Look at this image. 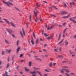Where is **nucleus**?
I'll list each match as a JSON object with an SVG mask.
<instances>
[{
    "label": "nucleus",
    "mask_w": 76,
    "mask_h": 76,
    "mask_svg": "<svg viewBox=\"0 0 76 76\" xmlns=\"http://www.w3.org/2000/svg\"><path fill=\"white\" fill-rule=\"evenodd\" d=\"M30 73L31 74H36V73H37V72H36V71L35 70L33 71V72L30 71Z\"/></svg>",
    "instance_id": "nucleus-7"
},
{
    "label": "nucleus",
    "mask_w": 76,
    "mask_h": 76,
    "mask_svg": "<svg viewBox=\"0 0 76 76\" xmlns=\"http://www.w3.org/2000/svg\"><path fill=\"white\" fill-rule=\"evenodd\" d=\"M63 4L64 7H67V5L66 3H64Z\"/></svg>",
    "instance_id": "nucleus-23"
},
{
    "label": "nucleus",
    "mask_w": 76,
    "mask_h": 76,
    "mask_svg": "<svg viewBox=\"0 0 76 76\" xmlns=\"http://www.w3.org/2000/svg\"><path fill=\"white\" fill-rule=\"evenodd\" d=\"M73 38H76V35L74 36L73 37Z\"/></svg>",
    "instance_id": "nucleus-54"
},
{
    "label": "nucleus",
    "mask_w": 76,
    "mask_h": 76,
    "mask_svg": "<svg viewBox=\"0 0 76 76\" xmlns=\"http://www.w3.org/2000/svg\"><path fill=\"white\" fill-rule=\"evenodd\" d=\"M58 57L60 58H63V56H62L61 55H58Z\"/></svg>",
    "instance_id": "nucleus-14"
},
{
    "label": "nucleus",
    "mask_w": 76,
    "mask_h": 76,
    "mask_svg": "<svg viewBox=\"0 0 76 76\" xmlns=\"http://www.w3.org/2000/svg\"><path fill=\"white\" fill-rule=\"evenodd\" d=\"M75 19H76V17H73L72 18V20H75Z\"/></svg>",
    "instance_id": "nucleus-45"
},
{
    "label": "nucleus",
    "mask_w": 76,
    "mask_h": 76,
    "mask_svg": "<svg viewBox=\"0 0 76 76\" xmlns=\"http://www.w3.org/2000/svg\"><path fill=\"white\" fill-rule=\"evenodd\" d=\"M38 20V19H34V20H35V21L36 22H37V20Z\"/></svg>",
    "instance_id": "nucleus-52"
},
{
    "label": "nucleus",
    "mask_w": 76,
    "mask_h": 76,
    "mask_svg": "<svg viewBox=\"0 0 76 76\" xmlns=\"http://www.w3.org/2000/svg\"><path fill=\"white\" fill-rule=\"evenodd\" d=\"M11 1H8V2H5L4 1H3V3H4V4H7V5L8 6H9V5H12V6H13V4H12Z\"/></svg>",
    "instance_id": "nucleus-2"
},
{
    "label": "nucleus",
    "mask_w": 76,
    "mask_h": 76,
    "mask_svg": "<svg viewBox=\"0 0 76 76\" xmlns=\"http://www.w3.org/2000/svg\"><path fill=\"white\" fill-rule=\"evenodd\" d=\"M48 76V75L47 74H45L43 75V76Z\"/></svg>",
    "instance_id": "nucleus-47"
},
{
    "label": "nucleus",
    "mask_w": 76,
    "mask_h": 76,
    "mask_svg": "<svg viewBox=\"0 0 76 76\" xmlns=\"http://www.w3.org/2000/svg\"><path fill=\"white\" fill-rule=\"evenodd\" d=\"M51 16H53V17H56V16L54 15H51Z\"/></svg>",
    "instance_id": "nucleus-49"
},
{
    "label": "nucleus",
    "mask_w": 76,
    "mask_h": 76,
    "mask_svg": "<svg viewBox=\"0 0 76 76\" xmlns=\"http://www.w3.org/2000/svg\"><path fill=\"white\" fill-rule=\"evenodd\" d=\"M69 29L68 28H66L64 30V31H63V34H65V32H66V30H67V29Z\"/></svg>",
    "instance_id": "nucleus-18"
},
{
    "label": "nucleus",
    "mask_w": 76,
    "mask_h": 76,
    "mask_svg": "<svg viewBox=\"0 0 76 76\" xmlns=\"http://www.w3.org/2000/svg\"><path fill=\"white\" fill-rule=\"evenodd\" d=\"M53 64V66H55L56 65V63H54Z\"/></svg>",
    "instance_id": "nucleus-56"
},
{
    "label": "nucleus",
    "mask_w": 76,
    "mask_h": 76,
    "mask_svg": "<svg viewBox=\"0 0 76 76\" xmlns=\"http://www.w3.org/2000/svg\"><path fill=\"white\" fill-rule=\"evenodd\" d=\"M64 70L65 71L66 73H70V72L69 69H62L61 70V72L62 73H64Z\"/></svg>",
    "instance_id": "nucleus-3"
},
{
    "label": "nucleus",
    "mask_w": 76,
    "mask_h": 76,
    "mask_svg": "<svg viewBox=\"0 0 76 76\" xmlns=\"http://www.w3.org/2000/svg\"><path fill=\"white\" fill-rule=\"evenodd\" d=\"M10 58L9 57H8V59H7V61H9V59H10Z\"/></svg>",
    "instance_id": "nucleus-61"
},
{
    "label": "nucleus",
    "mask_w": 76,
    "mask_h": 76,
    "mask_svg": "<svg viewBox=\"0 0 76 76\" xmlns=\"http://www.w3.org/2000/svg\"><path fill=\"white\" fill-rule=\"evenodd\" d=\"M69 74L71 75H75V73L73 72H70Z\"/></svg>",
    "instance_id": "nucleus-32"
},
{
    "label": "nucleus",
    "mask_w": 76,
    "mask_h": 76,
    "mask_svg": "<svg viewBox=\"0 0 76 76\" xmlns=\"http://www.w3.org/2000/svg\"><path fill=\"white\" fill-rule=\"evenodd\" d=\"M33 68L34 69H35V70H38V69H39V68H36L35 67H33Z\"/></svg>",
    "instance_id": "nucleus-30"
},
{
    "label": "nucleus",
    "mask_w": 76,
    "mask_h": 76,
    "mask_svg": "<svg viewBox=\"0 0 76 76\" xmlns=\"http://www.w3.org/2000/svg\"><path fill=\"white\" fill-rule=\"evenodd\" d=\"M60 13L62 15H65L66 14H68L69 13L68 12H66L65 11H62L60 12Z\"/></svg>",
    "instance_id": "nucleus-4"
},
{
    "label": "nucleus",
    "mask_w": 76,
    "mask_h": 76,
    "mask_svg": "<svg viewBox=\"0 0 76 76\" xmlns=\"http://www.w3.org/2000/svg\"><path fill=\"white\" fill-rule=\"evenodd\" d=\"M19 65H18L16 67V69H17V70H18V69H19Z\"/></svg>",
    "instance_id": "nucleus-50"
},
{
    "label": "nucleus",
    "mask_w": 76,
    "mask_h": 76,
    "mask_svg": "<svg viewBox=\"0 0 76 76\" xmlns=\"http://www.w3.org/2000/svg\"><path fill=\"white\" fill-rule=\"evenodd\" d=\"M69 54L70 55H72L73 54V52H72V50H70L69 51Z\"/></svg>",
    "instance_id": "nucleus-15"
},
{
    "label": "nucleus",
    "mask_w": 76,
    "mask_h": 76,
    "mask_svg": "<svg viewBox=\"0 0 76 76\" xmlns=\"http://www.w3.org/2000/svg\"><path fill=\"white\" fill-rule=\"evenodd\" d=\"M25 70L26 72H29V69H27V68L26 67H25Z\"/></svg>",
    "instance_id": "nucleus-24"
},
{
    "label": "nucleus",
    "mask_w": 76,
    "mask_h": 76,
    "mask_svg": "<svg viewBox=\"0 0 76 76\" xmlns=\"http://www.w3.org/2000/svg\"><path fill=\"white\" fill-rule=\"evenodd\" d=\"M65 75L66 76H70V75L67 72L65 73Z\"/></svg>",
    "instance_id": "nucleus-27"
},
{
    "label": "nucleus",
    "mask_w": 76,
    "mask_h": 76,
    "mask_svg": "<svg viewBox=\"0 0 76 76\" xmlns=\"http://www.w3.org/2000/svg\"><path fill=\"white\" fill-rule=\"evenodd\" d=\"M71 15V14L69 13L67 16H63L62 18H63V19H67V18H68L70 17V16Z\"/></svg>",
    "instance_id": "nucleus-5"
},
{
    "label": "nucleus",
    "mask_w": 76,
    "mask_h": 76,
    "mask_svg": "<svg viewBox=\"0 0 76 76\" xmlns=\"http://www.w3.org/2000/svg\"><path fill=\"white\" fill-rule=\"evenodd\" d=\"M53 37V35L51 36L50 37H47V39L48 40H50V39H51Z\"/></svg>",
    "instance_id": "nucleus-9"
},
{
    "label": "nucleus",
    "mask_w": 76,
    "mask_h": 76,
    "mask_svg": "<svg viewBox=\"0 0 76 76\" xmlns=\"http://www.w3.org/2000/svg\"><path fill=\"white\" fill-rule=\"evenodd\" d=\"M36 5L37 7H40V5H39L38 4V3H36Z\"/></svg>",
    "instance_id": "nucleus-34"
},
{
    "label": "nucleus",
    "mask_w": 76,
    "mask_h": 76,
    "mask_svg": "<svg viewBox=\"0 0 76 76\" xmlns=\"http://www.w3.org/2000/svg\"><path fill=\"white\" fill-rule=\"evenodd\" d=\"M61 33H60V34H59V37H61Z\"/></svg>",
    "instance_id": "nucleus-62"
},
{
    "label": "nucleus",
    "mask_w": 76,
    "mask_h": 76,
    "mask_svg": "<svg viewBox=\"0 0 76 76\" xmlns=\"http://www.w3.org/2000/svg\"><path fill=\"white\" fill-rule=\"evenodd\" d=\"M4 53H5L4 51H2V53H1L2 55H4Z\"/></svg>",
    "instance_id": "nucleus-36"
},
{
    "label": "nucleus",
    "mask_w": 76,
    "mask_h": 76,
    "mask_svg": "<svg viewBox=\"0 0 76 76\" xmlns=\"http://www.w3.org/2000/svg\"><path fill=\"white\" fill-rule=\"evenodd\" d=\"M46 46H47V44H45V45H44V47H46Z\"/></svg>",
    "instance_id": "nucleus-60"
},
{
    "label": "nucleus",
    "mask_w": 76,
    "mask_h": 76,
    "mask_svg": "<svg viewBox=\"0 0 76 76\" xmlns=\"http://www.w3.org/2000/svg\"><path fill=\"white\" fill-rule=\"evenodd\" d=\"M0 22H1V23H4V22L3 21H0Z\"/></svg>",
    "instance_id": "nucleus-63"
},
{
    "label": "nucleus",
    "mask_w": 76,
    "mask_h": 76,
    "mask_svg": "<svg viewBox=\"0 0 76 76\" xmlns=\"http://www.w3.org/2000/svg\"><path fill=\"white\" fill-rule=\"evenodd\" d=\"M59 50L60 51H61V48H60L59 49Z\"/></svg>",
    "instance_id": "nucleus-57"
},
{
    "label": "nucleus",
    "mask_w": 76,
    "mask_h": 76,
    "mask_svg": "<svg viewBox=\"0 0 76 76\" xmlns=\"http://www.w3.org/2000/svg\"><path fill=\"white\" fill-rule=\"evenodd\" d=\"M37 73H38V74H39V75H40V76H43V75H42V74H41V72H39L38 71H37Z\"/></svg>",
    "instance_id": "nucleus-10"
},
{
    "label": "nucleus",
    "mask_w": 76,
    "mask_h": 76,
    "mask_svg": "<svg viewBox=\"0 0 76 76\" xmlns=\"http://www.w3.org/2000/svg\"><path fill=\"white\" fill-rule=\"evenodd\" d=\"M31 42L32 45H34V39H33V38H31Z\"/></svg>",
    "instance_id": "nucleus-13"
},
{
    "label": "nucleus",
    "mask_w": 76,
    "mask_h": 76,
    "mask_svg": "<svg viewBox=\"0 0 76 76\" xmlns=\"http://www.w3.org/2000/svg\"><path fill=\"white\" fill-rule=\"evenodd\" d=\"M17 45H19V40H18L17 42Z\"/></svg>",
    "instance_id": "nucleus-43"
},
{
    "label": "nucleus",
    "mask_w": 76,
    "mask_h": 76,
    "mask_svg": "<svg viewBox=\"0 0 76 76\" xmlns=\"http://www.w3.org/2000/svg\"><path fill=\"white\" fill-rule=\"evenodd\" d=\"M6 74H3V76H9L8 75H7V73H7V72H5Z\"/></svg>",
    "instance_id": "nucleus-16"
},
{
    "label": "nucleus",
    "mask_w": 76,
    "mask_h": 76,
    "mask_svg": "<svg viewBox=\"0 0 76 76\" xmlns=\"http://www.w3.org/2000/svg\"><path fill=\"white\" fill-rule=\"evenodd\" d=\"M53 65V63L52 62L50 63L49 64V67H51Z\"/></svg>",
    "instance_id": "nucleus-28"
},
{
    "label": "nucleus",
    "mask_w": 76,
    "mask_h": 76,
    "mask_svg": "<svg viewBox=\"0 0 76 76\" xmlns=\"http://www.w3.org/2000/svg\"><path fill=\"white\" fill-rule=\"evenodd\" d=\"M3 19L5 21L6 23H7V24L8 25H10V24L11 23V25H12L13 27H14V28H15L16 27L15 25H14V24L12 23V22H11L10 23V22L8 20H7L4 18H3Z\"/></svg>",
    "instance_id": "nucleus-1"
},
{
    "label": "nucleus",
    "mask_w": 76,
    "mask_h": 76,
    "mask_svg": "<svg viewBox=\"0 0 76 76\" xmlns=\"http://www.w3.org/2000/svg\"><path fill=\"white\" fill-rule=\"evenodd\" d=\"M34 15H35L36 19H37V13L35 11H34Z\"/></svg>",
    "instance_id": "nucleus-22"
},
{
    "label": "nucleus",
    "mask_w": 76,
    "mask_h": 76,
    "mask_svg": "<svg viewBox=\"0 0 76 76\" xmlns=\"http://www.w3.org/2000/svg\"><path fill=\"white\" fill-rule=\"evenodd\" d=\"M65 45L66 46L68 45L69 44V42L67 41V40H66L65 41Z\"/></svg>",
    "instance_id": "nucleus-12"
},
{
    "label": "nucleus",
    "mask_w": 76,
    "mask_h": 76,
    "mask_svg": "<svg viewBox=\"0 0 76 76\" xmlns=\"http://www.w3.org/2000/svg\"><path fill=\"white\" fill-rule=\"evenodd\" d=\"M7 31L10 33V34H12V31L10 29H7Z\"/></svg>",
    "instance_id": "nucleus-6"
},
{
    "label": "nucleus",
    "mask_w": 76,
    "mask_h": 76,
    "mask_svg": "<svg viewBox=\"0 0 76 76\" xmlns=\"http://www.w3.org/2000/svg\"><path fill=\"white\" fill-rule=\"evenodd\" d=\"M36 60H39V61H42L41 60V59H40V58H36Z\"/></svg>",
    "instance_id": "nucleus-35"
},
{
    "label": "nucleus",
    "mask_w": 76,
    "mask_h": 76,
    "mask_svg": "<svg viewBox=\"0 0 76 76\" xmlns=\"http://www.w3.org/2000/svg\"><path fill=\"white\" fill-rule=\"evenodd\" d=\"M50 29V27L49 26L47 27V30H49Z\"/></svg>",
    "instance_id": "nucleus-59"
},
{
    "label": "nucleus",
    "mask_w": 76,
    "mask_h": 76,
    "mask_svg": "<svg viewBox=\"0 0 76 76\" xmlns=\"http://www.w3.org/2000/svg\"><path fill=\"white\" fill-rule=\"evenodd\" d=\"M20 47L19 46H18V48L17 49V53H19V50H20Z\"/></svg>",
    "instance_id": "nucleus-11"
},
{
    "label": "nucleus",
    "mask_w": 76,
    "mask_h": 76,
    "mask_svg": "<svg viewBox=\"0 0 76 76\" xmlns=\"http://www.w3.org/2000/svg\"><path fill=\"white\" fill-rule=\"evenodd\" d=\"M32 76H36V75L35 74H33Z\"/></svg>",
    "instance_id": "nucleus-58"
},
{
    "label": "nucleus",
    "mask_w": 76,
    "mask_h": 76,
    "mask_svg": "<svg viewBox=\"0 0 76 76\" xmlns=\"http://www.w3.org/2000/svg\"><path fill=\"white\" fill-rule=\"evenodd\" d=\"M23 29V34L24 35H25V30H24V29H23V28H22Z\"/></svg>",
    "instance_id": "nucleus-26"
},
{
    "label": "nucleus",
    "mask_w": 76,
    "mask_h": 76,
    "mask_svg": "<svg viewBox=\"0 0 76 76\" xmlns=\"http://www.w3.org/2000/svg\"><path fill=\"white\" fill-rule=\"evenodd\" d=\"M33 35L34 37V38H35V34H34V33H33Z\"/></svg>",
    "instance_id": "nucleus-53"
},
{
    "label": "nucleus",
    "mask_w": 76,
    "mask_h": 76,
    "mask_svg": "<svg viewBox=\"0 0 76 76\" xmlns=\"http://www.w3.org/2000/svg\"><path fill=\"white\" fill-rule=\"evenodd\" d=\"M12 36L14 38H16V37H15V35L14 34H12Z\"/></svg>",
    "instance_id": "nucleus-51"
},
{
    "label": "nucleus",
    "mask_w": 76,
    "mask_h": 76,
    "mask_svg": "<svg viewBox=\"0 0 76 76\" xmlns=\"http://www.w3.org/2000/svg\"><path fill=\"white\" fill-rule=\"evenodd\" d=\"M63 68L64 69H67L68 68V66H63Z\"/></svg>",
    "instance_id": "nucleus-25"
},
{
    "label": "nucleus",
    "mask_w": 76,
    "mask_h": 76,
    "mask_svg": "<svg viewBox=\"0 0 76 76\" xmlns=\"http://www.w3.org/2000/svg\"><path fill=\"white\" fill-rule=\"evenodd\" d=\"M39 39H37L36 41V44H38V43L39 42Z\"/></svg>",
    "instance_id": "nucleus-21"
},
{
    "label": "nucleus",
    "mask_w": 76,
    "mask_h": 76,
    "mask_svg": "<svg viewBox=\"0 0 76 76\" xmlns=\"http://www.w3.org/2000/svg\"><path fill=\"white\" fill-rule=\"evenodd\" d=\"M11 51H12L11 49H10L9 50L7 49L6 50V52L8 53H9V54H10V52H11Z\"/></svg>",
    "instance_id": "nucleus-8"
},
{
    "label": "nucleus",
    "mask_w": 76,
    "mask_h": 76,
    "mask_svg": "<svg viewBox=\"0 0 76 76\" xmlns=\"http://www.w3.org/2000/svg\"><path fill=\"white\" fill-rule=\"evenodd\" d=\"M58 48H57V49H55V51L56 52H58V51L57 50H58Z\"/></svg>",
    "instance_id": "nucleus-29"
},
{
    "label": "nucleus",
    "mask_w": 76,
    "mask_h": 76,
    "mask_svg": "<svg viewBox=\"0 0 76 76\" xmlns=\"http://www.w3.org/2000/svg\"><path fill=\"white\" fill-rule=\"evenodd\" d=\"M65 35H64V34H63V36H62V37H65Z\"/></svg>",
    "instance_id": "nucleus-55"
},
{
    "label": "nucleus",
    "mask_w": 76,
    "mask_h": 76,
    "mask_svg": "<svg viewBox=\"0 0 76 76\" xmlns=\"http://www.w3.org/2000/svg\"><path fill=\"white\" fill-rule=\"evenodd\" d=\"M32 64V62L31 61H30L28 63V66L29 67H31V64Z\"/></svg>",
    "instance_id": "nucleus-20"
},
{
    "label": "nucleus",
    "mask_w": 76,
    "mask_h": 76,
    "mask_svg": "<svg viewBox=\"0 0 76 76\" xmlns=\"http://www.w3.org/2000/svg\"><path fill=\"white\" fill-rule=\"evenodd\" d=\"M12 64H13V63H14V60H13V58H12Z\"/></svg>",
    "instance_id": "nucleus-37"
},
{
    "label": "nucleus",
    "mask_w": 76,
    "mask_h": 76,
    "mask_svg": "<svg viewBox=\"0 0 76 76\" xmlns=\"http://www.w3.org/2000/svg\"><path fill=\"white\" fill-rule=\"evenodd\" d=\"M31 15H30V18H29L30 21V22H31Z\"/></svg>",
    "instance_id": "nucleus-39"
},
{
    "label": "nucleus",
    "mask_w": 76,
    "mask_h": 76,
    "mask_svg": "<svg viewBox=\"0 0 76 76\" xmlns=\"http://www.w3.org/2000/svg\"><path fill=\"white\" fill-rule=\"evenodd\" d=\"M74 4H75V3H74V2H72V3L71 2H70V6H71V7H72V5H73V6H74Z\"/></svg>",
    "instance_id": "nucleus-19"
},
{
    "label": "nucleus",
    "mask_w": 76,
    "mask_h": 76,
    "mask_svg": "<svg viewBox=\"0 0 76 76\" xmlns=\"http://www.w3.org/2000/svg\"><path fill=\"white\" fill-rule=\"evenodd\" d=\"M9 67V63H8L7 64V68H8Z\"/></svg>",
    "instance_id": "nucleus-42"
},
{
    "label": "nucleus",
    "mask_w": 76,
    "mask_h": 76,
    "mask_svg": "<svg viewBox=\"0 0 76 76\" xmlns=\"http://www.w3.org/2000/svg\"><path fill=\"white\" fill-rule=\"evenodd\" d=\"M15 9H16V10H18L19 12H20V10H19V9H18V8H17V7H15Z\"/></svg>",
    "instance_id": "nucleus-40"
},
{
    "label": "nucleus",
    "mask_w": 76,
    "mask_h": 76,
    "mask_svg": "<svg viewBox=\"0 0 76 76\" xmlns=\"http://www.w3.org/2000/svg\"><path fill=\"white\" fill-rule=\"evenodd\" d=\"M53 27H54V26H52L51 27H50V30H51V29H52Z\"/></svg>",
    "instance_id": "nucleus-44"
},
{
    "label": "nucleus",
    "mask_w": 76,
    "mask_h": 76,
    "mask_svg": "<svg viewBox=\"0 0 76 76\" xmlns=\"http://www.w3.org/2000/svg\"><path fill=\"white\" fill-rule=\"evenodd\" d=\"M5 42L6 44H10L9 41L6 39H5Z\"/></svg>",
    "instance_id": "nucleus-17"
},
{
    "label": "nucleus",
    "mask_w": 76,
    "mask_h": 76,
    "mask_svg": "<svg viewBox=\"0 0 76 76\" xmlns=\"http://www.w3.org/2000/svg\"><path fill=\"white\" fill-rule=\"evenodd\" d=\"M23 61H25V60H21V63H22V62H23Z\"/></svg>",
    "instance_id": "nucleus-64"
},
{
    "label": "nucleus",
    "mask_w": 76,
    "mask_h": 76,
    "mask_svg": "<svg viewBox=\"0 0 76 76\" xmlns=\"http://www.w3.org/2000/svg\"><path fill=\"white\" fill-rule=\"evenodd\" d=\"M44 34L45 36H46V37L48 36V35H47L46 33H44Z\"/></svg>",
    "instance_id": "nucleus-46"
},
{
    "label": "nucleus",
    "mask_w": 76,
    "mask_h": 76,
    "mask_svg": "<svg viewBox=\"0 0 76 76\" xmlns=\"http://www.w3.org/2000/svg\"><path fill=\"white\" fill-rule=\"evenodd\" d=\"M63 40H64V39H62V40L61 42H59L58 43V44H61V43L62 42H63Z\"/></svg>",
    "instance_id": "nucleus-33"
},
{
    "label": "nucleus",
    "mask_w": 76,
    "mask_h": 76,
    "mask_svg": "<svg viewBox=\"0 0 76 76\" xmlns=\"http://www.w3.org/2000/svg\"><path fill=\"white\" fill-rule=\"evenodd\" d=\"M20 33L21 34V35L22 37H23V38L24 37H23V34H22V31H20Z\"/></svg>",
    "instance_id": "nucleus-31"
},
{
    "label": "nucleus",
    "mask_w": 76,
    "mask_h": 76,
    "mask_svg": "<svg viewBox=\"0 0 76 76\" xmlns=\"http://www.w3.org/2000/svg\"><path fill=\"white\" fill-rule=\"evenodd\" d=\"M23 56V54H21L20 56V58H22V56Z\"/></svg>",
    "instance_id": "nucleus-41"
},
{
    "label": "nucleus",
    "mask_w": 76,
    "mask_h": 76,
    "mask_svg": "<svg viewBox=\"0 0 76 76\" xmlns=\"http://www.w3.org/2000/svg\"><path fill=\"white\" fill-rule=\"evenodd\" d=\"M45 72H50L49 70L47 69H45Z\"/></svg>",
    "instance_id": "nucleus-38"
},
{
    "label": "nucleus",
    "mask_w": 76,
    "mask_h": 76,
    "mask_svg": "<svg viewBox=\"0 0 76 76\" xmlns=\"http://www.w3.org/2000/svg\"><path fill=\"white\" fill-rule=\"evenodd\" d=\"M72 21L74 23H76V22L75 20H72Z\"/></svg>",
    "instance_id": "nucleus-48"
}]
</instances>
